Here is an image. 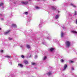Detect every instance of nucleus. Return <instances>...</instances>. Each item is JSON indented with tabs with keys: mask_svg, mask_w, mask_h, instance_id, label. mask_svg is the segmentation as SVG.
Segmentation results:
<instances>
[{
	"mask_svg": "<svg viewBox=\"0 0 77 77\" xmlns=\"http://www.w3.org/2000/svg\"><path fill=\"white\" fill-rule=\"evenodd\" d=\"M66 44L67 45V47H69L70 42H69L67 41L66 42Z\"/></svg>",
	"mask_w": 77,
	"mask_h": 77,
	"instance_id": "obj_1",
	"label": "nucleus"
},
{
	"mask_svg": "<svg viewBox=\"0 0 77 77\" xmlns=\"http://www.w3.org/2000/svg\"><path fill=\"white\" fill-rule=\"evenodd\" d=\"M67 67V65L65 64L64 65V69L63 70V71H64V70H65L66 69V68Z\"/></svg>",
	"mask_w": 77,
	"mask_h": 77,
	"instance_id": "obj_2",
	"label": "nucleus"
},
{
	"mask_svg": "<svg viewBox=\"0 0 77 77\" xmlns=\"http://www.w3.org/2000/svg\"><path fill=\"white\" fill-rule=\"evenodd\" d=\"M21 3L22 4H24V5H27V4L28 3V2H22Z\"/></svg>",
	"mask_w": 77,
	"mask_h": 77,
	"instance_id": "obj_3",
	"label": "nucleus"
},
{
	"mask_svg": "<svg viewBox=\"0 0 77 77\" xmlns=\"http://www.w3.org/2000/svg\"><path fill=\"white\" fill-rule=\"evenodd\" d=\"M23 62L24 63H25L26 64H27V63H28V61L27 60H24Z\"/></svg>",
	"mask_w": 77,
	"mask_h": 77,
	"instance_id": "obj_4",
	"label": "nucleus"
},
{
	"mask_svg": "<svg viewBox=\"0 0 77 77\" xmlns=\"http://www.w3.org/2000/svg\"><path fill=\"white\" fill-rule=\"evenodd\" d=\"M10 32V30H8V31L5 32V34L7 35V34H8V33H9Z\"/></svg>",
	"mask_w": 77,
	"mask_h": 77,
	"instance_id": "obj_5",
	"label": "nucleus"
},
{
	"mask_svg": "<svg viewBox=\"0 0 77 77\" xmlns=\"http://www.w3.org/2000/svg\"><path fill=\"white\" fill-rule=\"evenodd\" d=\"M47 74L48 75H51V74H52L50 72H48L47 73Z\"/></svg>",
	"mask_w": 77,
	"mask_h": 77,
	"instance_id": "obj_6",
	"label": "nucleus"
},
{
	"mask_svg": "<svg viewBox=\"0 0 77 77\" xmlns=\"http://www.w3.org/2000/svg\"><path fill=\"white\" fill-rule=\"evenodd\" d=\"M12 27H17V26L15 24H13L12 25Z\"/></svg>",
	"mask_w": 77,
	"mask_h": 77,
	"instance_id": "obj_7",
	"label": "nucleus"
},
{
	"mask_svg": "<svg viewBox=\"0 0 77 77\" xmlns=\"http://www.w3.org/2000/svg\"><path fill=\"white\" fill-rule=\"evenodd\" d=\"M26 47L27 48L29 49L30 48V46L29 45H27Z\"/></svg>",
	"mask_w": 77,
	"mask_h": 77,
	"instance_id": "obj_8",
	"label": "nucleus"
},
{
	"mask_svg": "<svg viewBox=\"0 0 77 77\" xmlns=\"http://www.w3.org/2000/svg\"><path fill=\"white\" fill-rule=\"evenodd\" d=\"M72 33H77V32L76 31H71Z\"/></svg>",
	"mask_w": 77,
	"mask_h": 77,
	"instance_id": "obj_9",
	"label": "nucleus"
},
{
	"mask_svg": "<svg viewBox=\"0 0 77 77\" xmlns=\"http://www.w3.org/2000/svg\"><path fill=\"white\" fill-rule=\"evenodd\" d=\"M59 15H56L55 17V18L56 19H57V18H59Z\"/></svg>",
	"mask_w": 77,
	"mask_h": 77,
	"instance_id": "obj_10",
	"label": "nucleus"
},
{
	"mask_svg": "<svg viewBox=\"0 0 77 77\" xmlns=\"http://www.w3.org/2000/svg\"><path fill=\"white\" fill-rule=\"evenodd\" d=\"M18 65L20 66V67L21 68L23 67V65L22 64H19Z\"/></svg>",
	"mask_w": 77,
	"mask_h": 77,
	"instance_id": "obj_11",
	"label": "nucleus"
},
{
	"mask_svg": "<svg viewBox=\"0 0 77 77\" xmlns=\"http://www.w3.org/2000/svg\"><path fill=\"white\" fill-rule=\"evenodd\" d=\"M61 36L62 38V37L63 36V32H61Z\"/></svg>",
	"mask_w": 77,
	"mask_h": 77,
	"instance_id": "obj_12",
	"label": "nucleus"
},
{
	"mask_svg": "<svg viewBox=\"0 0 77 77\" xmlns=\"http://www.w3.org/2000/svg\"><path fill=\"white\" fill-rule=\"evenodd\" d=\"M71 6H73V7H74V8H75L76 6L75 5H74L73 4H72L71 3Z\"/></svg>",
	"mask_w": 77,
	"mask_h": 77,
	"instance_id": "obj_13",
	"label": "nucleus"
},
{
	"mask_svg": "<svg viewBox=\"0 0 77 77\" xmlns=\"http://www.w3.org/2000/svg\"><path fill=\"white\" fill-rule=\"evenodd\" d=\"M5 57H7L8 58H10L11 57L10 56H9L7 55L6 56H5Z\"/></svg>",
	"mask_w": 77,
	"mask_h": 77,
	"instance_id": "obj_14",
	"label": "nucleus"
},
{
	"mask_svg": "<svg viewBox=\"0 0 77 77\" xmlns=\"http://www.w3.org/2000/svg\"><path fill=\"white\" fill-rule=\"evenodd\" d=\"M54 48H51L50 49V50L51 51H52L53 50H54Z\"/></svg>",
	"mask_w": 77,
	"mask_h": 77,
	"instance_id": "obj_15",
	"label": "nucleus"
},
{
	"mask_svg": "<svg viewBox=\"0 0 77 77\" xmlns=\"http://www.w3.org/2000/svg\"><path fill=\"white\" fill-rule=\"evenodd\" d=\"M32 65H36V63H32Z\"/></svg>",
	"mask_w": 77,
	"mask_h": 77,
	"instance_id": "obj_16",
	"label": "nucleus"
},
{
	"mask_svg": "<svg viewBox=\"0 0 77 77\" xmlns=\"http://www.w3.org/2000/svg\"><path fill=\"white\" fill-rule=\"evenodd\" d=\"M47 59V57L45 56L43 58V60H45Z\"/></svg>",
	"mask_w": 77,
	"mask_h": 77,
	"instance_id": "obj_17",
	"label": "nucleus"
},
{
	"mask_svg": "<svg viewBox=\"0 0 77 77\" xmlns=\"http://www.w3.org/2000/svg\"><path fill=\"white\" fill-rule=\"evenodd\" d=\"M2 5H3V3H1V4H0V7L2 6Z\"/></svg>",
	"mask_w": 77,
	"mask_h": 77,
	"instance_id": "obj_18",
	"label": "nucleus"
},
{
	"mask_svg": "<svg viewBox=\"0 0 77 77\" xmlns=\"http://www.w3.org/2000/svg\"><path fill=\"white\" fill-rule=\"evenodd\" d=\"M37 57H38V56L37 55H35V59H36Z\"/></svg>",
	"mask_w": 77,
	"mask_h": 77,
	"instance_id": "obj_19",
	"label": "nucleus"
},
{
	"mask_svg": "<svg viewBox=\"0 0 77 77\" xmlns=\"http://www.w3.org/2000/svg\"><path fill=\"white\" fill-rule=\"evenodd\" d=\"M36 8L37 9H39V8L38 7H36Z\"/></svg>",
	"mask_w": 77,
	"mask_h": 77,
	"instance_id": "obj_20",
	"label": "nucleus"
},
{
	"mask_svg": "<svg viewBox=\"0 0 77 77\" xmlns=\"http://www.w3.org/2000/svg\"><path fill=\"white\" fill-rule=\"evenodd\" d=\"M21 57H22V58H24V56L23 55L21 56Z\"/></svg>",
	"mask_w": 77,
	"mask_h": 77,
	"instance_id": "obj_21",
	"label": "nucleus"
},
{
	"mask_svg": "<svg viewBox=\"0 0 77 77\" xmlns=\"http://www.w3.org/2000/svg\"><path fill=\"white\" fill-rule=\"evenodd\" d=\"M63 61L64 60H61V62H63Z\"/></svg>",
	"mask_w": 77,
	"mask_h": 77,
	"instance_id": "obj_22",
	"label": "nucleus"
},
{
	"mask_svg": "<svg viewBox=\"0 0 77 77\" xmlns=\"http://www.w3.org/2000/svg\"><path fill=\"white\" fill-rule=\"evenodd\" d=\"M25 14H26V15H27V14H28V13L27 12H26L25 13Z\"/></svg>",
	"mask_w": 77,
	"mask_h": 77,
	"instance_id": "obj_23",
	"label": "nucleus"
},
{
	"mask_svg": "<svg viewBox=\"0 0 77 77\" xmlns=\"http://www.w3.org/2000/svg\"><path fill=\"white\" fill-rule=\"evenodd\" d=\"M75 15H77V13L76 12V11H75Z\"/></svg>",
	"mask_w": 77,
	"mask_h": 77,
	"instance_id": "obj_24",
	"label": "nucleus"
},
{
	"mask_svg": "<svg viewBox=\"0 0 77 77\" xmlns=\"http://www.w3.org/2000/svg\"><path fill=\"white\" fill-rule=\"evenodd\" d=\"M1 53H3V50H1Z\"/></svg>",
	"mask_w": 77,
	"mask_h": 77,
	"instance_id": "obj_25",
	"label": "nucleus"
},
{
	"mask_svg": "<svg viewBox=\"0 0 77 77\" xmlns=\"http://www.w3.org/2000/svg\"><path fill=\"white\" fill-rule=\"evenodd\" d=\"M10 40H11V39H12V38H8Z\"/></svg>",
	"mask_w": 77,
	"mask_h": 77,
	"instance_id": "obj_26",
	"label": "nucleus"
},
{
	"mask_svg": "<svg viewBox=\"0 0 77 77\" xmlns=\"http://www.w3.org/2000/svg\"><path fill=\"white\" fill-rule=\"evenodd\" d=\"M72 70H74V68L72 67Z\"/></svg>",
	"mask_w": 77,
	"mask_h": 77,
	"instance_id": "obj_27",
	"label": "nucleus"
},
{
	"mask_svg": "<svg viewBox=\"0 0 77 77\" xmlns=\"http://www.w3.org/2000/svg\"><path fill=\"white\" fill-rule=\"evenodd\" d=\"M73 61H71V63H73Z\"/></svg>",
	"mask_w": 77,
	"mask_h": 77,
	"instance_id": "obj_28",
	"label": "nucleus"
},
{
	"mask_svg": "<svg viewBox=\"0 0 77 77\" xmlns=\"http://www.w3.org/2000/svg\"><path fill=\"white\" fill-rule=\"evenodd\" d=\"M54 9H55V8H53V10H54Z\"/></svg>",
	"mask_w": 77,
	"mask_h": 77,
	"instance_id": "obj_29",
	"label": "nucleus"
},
{
	"mask_svg": "<svg viewBox=\"0 0 77 77\" xmlns=\"http://www.w3.org/2000/svg\"><path fill=\"white\" fill-rule=\"evenodd\" d=\"M76 24H77V20H76Z\"/></svg>",
	"mask_w": 77,
	"mask_h": 77,
	"instance_id": "obj_30",
	"label": "nucleus"
},
{
	"mask_svg": "<svg viewBox=\"0 0 77 77\" xmlns=\"http://www.w3.org/2000/svg\"><path fill=\"white\" fill-rule=\"evenodd\" d=\"M1 20H3V19H2Z\"/></svg>",
	"mask_w": 77,
	"mask_h": 77,
	"instance_id": "obj_31",
	"label": "nucleus"
},
{
	"mask_svg": "<svg viewBox=\"0 0 77 77\" xmlns=\"http://www.w3.org/2000/svg\"><path fill=\"white\" fill-rule=\"evenodd\" d=\"M58 13L59 12V11H58Z\"/></svg>",
	"mask_w": 77,
	"mask_h": 77,
	"instance_id": "obj_32",
	"label": "nucleus"
},
{
	"mask_svg": "<svg viewBox=\"0 0 77 77\" xmlns=\"http://www.w3.org/2000/svg\"><path fill=\"white\" fill-rule=\"evenodd\" d=\"M0 30H1V28H0Z\"/></svg>",
	"mask_w": 77,
	"mask_h": 77,
	"instance_id": "obj_33",
	"label": "nucleus"
},
{
	"mask_svg": "<svg viewBox=\"0 0 77 77\" xmlns=\"http://www.w3.org/2000/svg\"><path fill=\"white\" fill-rule=\"evenodd\" d=\"M38 1H39V0H37Z\"/></svg>",
	"mask_w": 77,
	"mask_h": 77,
	"instance_id": "obj_34",
	"label": "nucleus"
},
{
	"mask_svg": "<svg viewBox=\"0 0 77 77\" xmlns=\"http://www.w3.org/2000/svg\"><path fill=\"white\" fill-rule=\"evenodd\" d=\"M53 0V1H54V0Z\"/></svg>",
	"mask_w": 77,
	"mask_h": 77,
	"instance_id": "obj_35",
	"label": "nucleus"
},
{
	"mask_svg": "<svg viewBox=\"0 0 77 77\" xmlns=\"http://www.w3.org/2000/svg\"><path fill=\"white\" fill-rule=\"evenodd\" d=\"M29 0V1H30V0Z\"/></svg>",
	"mask_w": 77,
	"mask_h": 77,
	"instance_id": "obj_36",
	"label": "nucleus"
}]
</instances>
